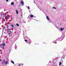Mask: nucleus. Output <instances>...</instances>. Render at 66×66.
<instances>
[{
	"label": "nucleus",
	"instance_id": "1",
	"mask_svg": "<svg viewBox=\"0 0 66 66\" xmlns=\"http://www.w3.org/2000/svg\"><path fill=\"white\" fill-rule=\"evenodd\" d=\"M5 44H0V47H1V48H3L5 46Z\"/></svg>",
	"mask_w": 66,
	"mask_h": 66
},
{
	"label": "nucleus",
	"instance_id": "2",
	"mask_svg": "<svg viewBox=\"0 0 66 66\" xmlns=\"http://www.w3.org/2000/svg\"><path fill=\"white\" fill-rule=\"evenodd\" d=\"M4 62H3L2 63V64H8V61H5L4 60H3Z\"/></svg>",
	"mask_w": 66,
	"mask_h": 66
},
{
	"label": "nucleus",
	"instance_id": "3",
	"mask_svg": "<svg viewBox=\"0 0 66 66\" xmlns=\"http://www.w3.org/2000/svg\"><path fill=\"white\" fill-rule=\"evenodd\" d=\"M11 5H14V2L11 3Z\"/></svg>",
	"mask_w": 66,
	"mask_h": 66
},
{
	"label": "nucleus",
	"instance_id": "4",
	"mask_svg": "<svg viewBox=\"0 0 66 66\" xmlns=\"http://www.w3.org/2000/svg\"><path fill=\"white\" fill-rule=\"evenodd\" d=\"M21 3L22 5H23V4H24V3H23V1H21Z\"/></svg>",
	"mask_w": 66,
	"mask_h": 66
},
{
	"label": "nucleus",
	"instance_id": "5",
	"mask_svg": "<svg viewBox=\"0 0 66 66\" xmlns=\"http://www.w3.org/2000/svg\"><path fill=\"white\" fill-rule=\"evenodd\" d=\"M46 19H47V20H50V19H49V18H48V16H46Z\"/></svg>",
	"mask_w": 66,
	"mask_h": 66
},
{
	"label": "nucleus",
	"instance_id": "6",
	"mask_svg": "<svg viewBox=\"0 0 66 66\" xmlns=\"http://www.w3.org/2000/svg\"><path fill=\"white\" fill-rule=\"evenodd\" d=\"M16 14H18V13L19 12H18V11L17 10H16Z\"/></svg>",
	"mask_w": 66,
	"mask_h": 66
},
{
	"label": "nucleus",
	"instance_id": "7",
	"mask_svg": "<svg viewBox=\"0 0 66 66\" xmlns=\"http://www.w3.org/2000/svg\"><path fill=\"white\" fill-rule=\"evenodd\" d=\"M9 17H10V16H7L6 17V19H9Z\"/></svg>",
	"mask_w": 66,
	"mask_h": 66
},
{
	"label": "nucleus",
	"instance_id": "8",
	"mask_svg": "<svg viewBox=\"0 0 66 66\" xmlns=\"http://www.w3.org/2000/svg\"><path fill=\"white\" fill-rule=\"evenodd\" d=\"M64 28H60V30H61V31H63V30H64Z\"/></svg>",
	"mask_w": 66,
	"mask_h": 66
},
{
	"label": "nucleus",
	"instance_id": "9",
	"mask_svg": "<svg viewBox=\"0 0 66 66\" xmlns=\"http://www.w3.org/2000/svg\"><path fill=\"white\" fill-rule=\"evenodd\" d=\"M11 62L12 63H13V64H14V62L13 61H11Z\"/></svg>",
	"mask_w": 66,
	"mask_h": 66
},
{
	"label": "nucleus",
	"instance_id": "10",
	"mask_svg": "<svg viewBox=\"0 0 66 66\" xmlns=\"http://www.w3.org/2000/svg\"><path fill=\"white\" fill-rule=\"evenodd\" d=\"M30 17H33V15H31L30 16Z\"/></svg>",
	"mask_w": 66,
	"mask_h": 66
},
{
	"label": "nucleus",
	"instance_id": "11",
	"mask_svg": "<svg viewBox=\"0 0 66 66\" xmlns=\"http://www.w3.org/2000/svg\"><path fill=\"white\" fill-rule=\"evenodd\" d=\"M61 64H62V62H60L59 63V65L60 66H61Z\"/></svg>",
	"mask_w": 66,
	"mask_h": 66
},
{
	"label": "nucleus",
	"instance_id": "12",
	"mask_svg": "<svg viewBox=\"0 0 66 66\" xmlns=\"http://www.w3.org/2000/svg\"><path fill=\"white\" fill-rule=\"evenodd\" d=\"M27 8H28V10H30V7H29V6H28V7Z\"/></svg>",
	"mask_w": 66,
	"mask_h": 66
},
{
	"label": "nucleus",
	"instance_id": "13",
	"mask_svg": "<svg viewBox=\"0 0 66 66\" xmlns=\"http://www.w3.org/2000/svg\"><path fill=\"white\" fill-rule=\"evenodd\" d=\"M52 9H56V8L54 7H53Z\"/></svg>",
	"mask_w": 66,
	"mask_h": 66
},
{
	"label": "nucleus",
	"instance_id": "14",
	"mask_svg": "<svg viewBox=\"0 0 66 66\" xmlns=\"http://www.w3.org/2000/svg\"><path fill=\"white\" fill-rule=\"evenodd\" d=\"M25 42H26V43L28 42V41L27 40H25Z\"/></svg>",
	"mask_w": 66,
	"mask_h": 66
},
{
	"label": "nucleus",
	"instance_id": "15",
	"mask_svg": "<svg viewBox=\"0 0 66 66\" xmlns=\"http://www.w3.org/2000/svg\"><path fill=\"white\" fill-rule=\"evenodd\" d=\"M16 26H18V27H19V24H18V23H17L16 24Z\"/></svg>",
	"mask_w": 66,
	"mask_h": 66
},
{
	"label": "nucleus",
	"instance_id": "16",
	"mask_svg": "<svg viewBox=\"0 0 66 66\" xmlns=\"http://www.w3.org/2000/svg\"><path fill=\"white\" fill-rule=\"evenodd\" d=\"M11 27H12V28H14V26L12 25H11Z\"/></svg>",
	"mask_w": 66,
	"mask_h": 66
},
{
	"label": "nucleus",
	"instance_id": "17",
	"mask_svg": "<svg viewBox=\"0 0 66 66\" xmlns=\"http://www.w3.org/2000/svg\"><path fill=\"white\" fill-rule=\"evenodd\" d=\"M6 2H8V1H9V0H6Z\"/></svg>",
	"mask_w": 66,
	"mask_h": 66
},
{
	"label": "nucleus",
	"instance_id": "18",
	"mask_svg": "<svg viewBox=\"0 0 66 66\" xmlns=\"http://www.w3.org/2000/svg\"><path fill=\"white\" fill-rule=\"evenodd\" d=\"M20 65H21V64H19V66H20Z\"/></svg>",
	"mask_w": 66,
	"mask_h": 66
},
{
	"label": "nucleus",
	"instance_id": "19",
	"mask_svg": "<svg viewBox=\"0 0 66 66\" xmlns=\"http://www.w3.org/2000/svg\"><path fill=\"white\" fill-rule=\"evenodd\" d=\"M57 28L58 29H59V27H57Z\"/></svg>",
	"mask_w": 66,
	"mask_h": 66
},
{
	"label": "nucleus",
	"instance_id": "20",
	"mask_svg": "<svg viewBox=\"0 0 66 66\" xmlns=\"http://www.w3.org/2000/svg\"><path fill=\"white\" fill-rule=\"evenodd\" d=\"M11 29H9V31H11Z\"/></svg>",
	"mask_w": 66,
	"mask_h": 66
},
{
	"label": "nucleus",
	"instance_id": "21",
	"mask_svg": "<svg viewBox=\"0 0 66 66\" xmlns=\"http://www.w3.org/2000/svg\"><path fill=\"white\" fill-rule=\"evenodd\" d=\"M2 15H4V14L3 13L2 14Z\"/></svg>",
	"mask_w": 66,
	"mask_h": 66
},
{
	"label": "nucleus",
	"instance_id": "22",
	"mask_svg": "<svg viewBox=\"0 0 66 66\" xmlns=\"http://www.w3.org/2000/svg\"><path fill=\"white\" fill-rule=\"evenodd\" d=\"M6 36H5V37L4 38H6Z\"/></svg>",
	"mask_w": 66,
	"mask_h": 66
},
{
	"label": "nucleus",
	"instance_id": "23",
	"mask_svg": "<svg viewBox=\"0 0 66 66\" xmlns=\"http://www.w3.org/2000/svg\"><path fill=\"white\" fill-rule=\"evenodd\" d=\"M0 61H2V60H1L0 59Z\"/></svg>",
	"mask_w": 66,
	"mask_h": 66
},
{
	"label": "nucleus",
	"instance_id": "24",
	"mask_svg": "<svg viewBox=\"0 0 66 66\" xmlns=\"http://www.w3.org/2000/svg\"><path fill=\"white\" fill-rule=\"evenodd\" d=\"M16 47H15V49H16Z\"/></svg>",
	"mask_w": 66,
	"mask_h": 66
},
{
	"label": "nucleus",
	"instance_id": "25",
	"mask_svg": "<svg viewBox=\"0 0 66 66\" xmlns=\"http://www.w3.org/2000/svg\"><path fill=\"white\" fill-rule=\"evenodd\" d=\"M9 35H10V33H9Z\"/></svg>",
	"mask_w": 66,
	"mask_h": 66
},
{
	"label": "nucleus",
	"instance_id": "26",
	"mask_svg": "<svg viewBox=\"0 0 66 66\" xmlns=\"http://www.w3.org/2000/svg\"><path fill=\"white\" fill-rule=\"evenodd\" d=\"M10 33H11V31H10Z\"/></svg>",
	"mask_w": 66,
	"mask_h": 66
},
{
	"label": "nucleus",
	"instance_id": "27",
	"mask_svg": "<svg viewBox=\"0 0 66 66\" xmlns=\"http://www.w3.org/2000/svg\"><path fill=\"white\" fill-rule=\"evenodd\" d=\"M63 59H64L65 58V57H63Z\"/></svg>",
	"mask_w": 66,
	"mask_h": 66
},
{
	"label": "nucleus",
	"instance_id": "28",
	"mask_svg": "<svg viewBox=\"0 0 66 66\" xmlns=\"http://www.w3.org/2000/svg\"><path fill=\"white\" fill-rule=\"evenodd\" d=\"M21 16H22V15H21Z\"/></svg>",
	"mask_w": 66,
	"mask_h": 66
},
{
	"label": "nucleus",
	"instance_id": "29",
	"mask_svg": "<svg viewBox=\"0 0 66 66\" xmlns=\"http://www.w3.org/2000/svg\"><path fill=\"white\" fill-rule=\"evenodd\" d=\"M34 3H35V1L34 2Z\"/></svg>",
	"mask_w": 66,
	"mask_h": 66
},
{
	"label": "nucleus",
	"instance_id": "30",
	"mask_svg": "<svg viewBox=\"0 0 66 66\" xmlns=\"http://www.w3.org/2000/svg\"><path fill=\"white\" fill-rule=\"evenodd\" d=\"M4 11H5V10H4Z\"/></svg>",
	"mask_w": 66,
	"mask_h": 66
},
{
	"label": "nucleus",
	"instance_id": "31",
	"mask_svg": "<svg viewBox=\"0 0 66 66\" xmlns=\"http://www.w3.org/2000/svg\"><path fill=\"white\" fill-rule=\"evenodd\" d=\"M30 43V42H29V43Z\"/></svg>",
	"mask_w": 66,
	"mask_h": 66
},
{
	"label": "nucleus",
	"instance_id": "32",
	"mask_svg": "<svg viewBox=\"0 0 66 66\" xmlns=\"http://www.w3.org/2000/svg\"><path fill=\"white\" fill-rule=\"evenodd\" d=\"M5 15H6L5 14Z\"/></svg>",
	"mask_w": 66,
	"mask_h": 66
}]
</instances>
